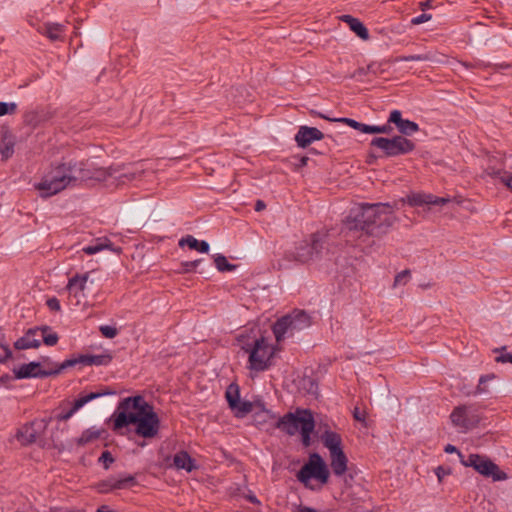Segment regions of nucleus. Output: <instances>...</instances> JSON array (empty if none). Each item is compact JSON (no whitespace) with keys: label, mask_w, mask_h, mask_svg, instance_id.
<instances>
[{"label":"nucleus","mask_w":512,"mask_h":512,"mask_svg":"<svg viewBox=\"0 0 512 512\" xmlns=\"http://www.w3.org/2000/svg\"><path fill=\"white\" fill-rule=\"evenodd\" d=\"M486 173L493 178H498L512 192V174L491 167L487 168Z\"/></svg>","instance_id":"28"},{"label":"nucleus","mask_w":512,"mask_h":512,"mask_svg":"<svg viewBox=\"0 0 512 512\" xmlns=\"http://www.w3.org/2000/svg\"><path fill=\"white\" fill-rule=\"evenodd\" d=\"M106 177V171L101 168H93L88 163L73 160L51 164L44 172L34 188L43 198L51 197L68 187L75 186L80 181L102 180Z\"/></svg>","instance_id":"1"},{"label":"nucleus","mask_w":512,"mask_h":512,"mask_svg":"<svg viewBox=\"0 0 512 512\" xmlns=\"http://www.w3.org/2000/svg\"><path fill=\"white\" fill-rule=\"evenodd\" d=\"M241 348L248 354L247 368L249 370L262 372L272 366L275 347L264 336L247 340Z\"/></svg>","instance_id":"5"},{"label":"nucleus","mask_w":512,"mask_h":512,"mask_svg":"<svg viewBox=\"0 0 512 512\" xmlns=\"http://www.w3.org/2000/svg\"><path fill=\"white\" fill-rule=\"evenodd\" d=\"M321 441L323 445L329 450V453L342 450V438L340 434L325 430L321 435Z\"/></svg>","instance_id":"20"},{"label":"nucleus","mask_w":512,"mask_h":512,"mask_svg":"<svg viewBox=\"0 0 512 512\" xmlns=\"http://www.w3.org/2000/svg\"><path fill=\"white\" fill-rule=\"evenodd\" d=\"M307 162H308V157L303 156V157L300 158L299 166H301V167L305 166V165H307Z\"/></svg>","instance_id":"57"},{"label":"nucleus","mask_w":512,"mask_h":512,"mask_svg":"<svg viewBox=\"0 0 512 512\" xmlns=\"http://www.w3.org/2000/svg\"><path fill=\"white\" fill-rule=\"evenodd\" d=\"M266 207L265 203L262 200H258L255 205L256 211H261Z\"/></svg>","instance_id":"56"},{"label":"nucleus","mask_w":512,"mask_h":512,"mask_svg":"<svg viewBox=\"0 0 512 512\" xmlns=\"http://www.w3.org/2000/svg\"><path fill=\"white\" fill-rule=\"evenodd\" d=\"M112 361V356L109 353H104L100 355H79L77 357H73L70 359H67L61 363V368L63 370L74 367L77 364H82L85 366H101V365H108Z\"/></svg>","instance_id":"15"},{"label":"nucleus","mask_w":512,"mask_h":512,"mask_svg":"<svg viewBox=\"0 0 512 512\" xmlns=\"http://www.w3.org/2000/svg\"><path fill=\"white\" fill-rule=\"evenodd\" d=\"M113 430L118 431L130 424L143 438L155 437L160 429V419L152 405L140 395L123 399L112 415Z\"/></svg>","instance_id":"2"},{"label":"nucleus","mask_w":512,"mask_h":512,"mask_svg":"<svg viewBox=\"0 0 512 512\" xmlns=\"http://www.w3.org/2000/svg\"><path fill=\"white\" fill-rule=\"evenodd\" d=\"M419 6H420V9L422 11L426 10V9H429L432 7L431 5V0H426L425 2H420L419 3Z\"/></svg>","instance_id":"55"},{"label":"nucleus","mask_w":512,"mask_h":512,"mask_svg":"<svg viewBox=\"0 0 512 512\" xmlns=\"http://www.w3.org/2000/svg\"><path fill=\"white\" fill-rule=\"evenodd\" d=\"M312 478L318 480L321 484H326L329 478L328 468L322 457L317 453L312 454L308 462L297 473V479L305 486H308Z\"/></svg>","instance_id":"10"},{"label":"nucleus","mask_w":512,"mask_h":512,"mask_svg":"<svg viewBox=\"0 0 512 512\" xmlns=\"http://www.w3.org/2000/svg\"><path fill=\"white\" fill-rule=\"evenodd\" d=\"M459 457L463 466L472 467L485 477H491L494 481L507 479V474L502 472L499 467L486 456L469 454L467 457H464L462 453H459Z\"/></svg>","instance_id":"8"},{"label":"nucleus","mask_w":512,"mask_h":512,"mask_svg":"<svg viewBox=\"0 0 512 512\" xmlns=\"http://www.w3.org/2000/svg\"><path fill=\"white\" fill-rule=\"evenodd\" d=\"M450 419L452 424L463 433L476 427L480 421L472 405H460L455 407L450 415Z\"/></svg>","instance_id":"12"},{"label":"nucleus","mask_w":512,"mask_h":512,"mask_svg":"<svg viewBox=\"0 0 512 512\" xmlns=\"http://www.w3.org/2000/svg\"><path fill=\"white\" fill-rule=\"evenodd\" d=\"M405 119L402 118V113L399 110H392L390 112L388 123H393L396 125L397 129L402 125Z\"/></svg>","instance_id":"38"},{"label":"nucleus","mask_w":512,"mask_h":512,"mask_svg":"<svg viewBox=\"0 0 512 512\" xmlns=\"http://www.w3.org/2000/svg\"><path fill=\"white\" fill-rule=\"evenodd\" d=\"M311 325V317L303 310L293 312L278 319L273 325V333L278 343L285 338L293 337L295 333L302 331Z\"/></svg>","instance_id":"6"},{"label":"nucleus","mask_w":512,"mask_h":512,"mask_svg":"<svg viewBox=\"0 0 512 512\" xmlns=\"http://www.w3.org/2000/svg\"><path fill=\"white\" fill-rule=\"evenodd\" d=\"M300 512H316V511H314L313 509H310V508H305V509L301 510Z\"/></svg>","instance_id":"60"},{"label":"nucleus","mask_w":512,"mask_h":512,"mask_svg":"<svg viewBox=\"0 0 512 512\" xmlns=\"http://www.w3.org/2000/svg\"><path fill=\"white\" fill-rule=\"evenodd\" d=\"M506 349V346H502L501 348H497L494 350V352H500Z\"/></svg>","instance_id":"61"},{"label":"nucleus","mask_w":512,"mask_h":512,"mask_svg":"<svg viewBox=\"0 0 512 512\" xmlns=\"http://www.w3.org/2000/svg\"><path fill=\"white\" fill-rule=\"evenodd\" d=\"M365 129L367 134H380V126L367 125Z\"/></svg>","instance_id":"51"},{"label":"nucleus","mask_w":512,"mask_h":512,"mask_svg":"<svg viewBox=\"0 0 512 512\" xmlns=\"http://www.w3.org/2000/svg\"><path fill=\"white\" fill-rule=\"evenodd\" d=\"M101 436V431L95 427H91L83 431L80 437L75 439L78 446H85L98 440Z\"/></svg>","instance_id":"26"},{"label":"nucleus","mask_w":512,"mask_h":512,"mask_svg":"<svg viewBox=\"0 0 512 512\" xmlns=\"http://www.w3.org/2000/svg\"><path fill=\"white\" fill-rule=\"evenodd\" d=\"M324 134L315 127L300 126L295 135V141L301 148L309 146L312 142L322 140Z\"/></svg>","instance_id":"17"},{"label":"nucleus","mask_w":512,"mask_h":512,"mask_svg":"<svg viewBox=\"0 0 512 512\" xmlns=\"http://www.w3.org/2000/svg\"><path fill=\"white\" fill-rule=\"evenodd\" d=\"M143 171V169H139L136 167L127 168L122 174L117 176V178H119L123 183H125L126 181H133L135 179L140 178Z\"/></svg>","instance_id":"34"},{"label":"nucleus","mask_w":512,"mask_h":512,"mask_svg":"<svg viewBox=\"0 0 512 512\" xmlns=\"http://www.w3.org/2000/svg\"><path fill=\"white\" fill-rule=\"evenodd\" d=\"M15 141L12 135L5 133L0 141V154L4 160L9 159L14 153Z\"/></svg>","instance_id":"27"},{"label":"nucleus","mask_w":512,"mask_h":512,"mask_svg":"<svg viewBox=\"0 0 512 512\" xmlns=\"http://www.w3.org/2000/svg\"><path fill=\"white\" fill-rule=\"evenodd\" d=\"M432 194L429 193H411L402 199V202L408 203L412 207L430 205Z\"/></svg>","instance_id":"25"},{"label":"nucleus","mask_w":512,"mask_h":512,"mask_svg":"<svg viewBox=\"0 0 512 512\" xmlns=\"http://www.w3.org/2000/svg\"><path fill=\"white\" fill-rule=\"evenodd\" d=\"M495 360L498 363H506V362L512 363V354H501L500 356L496 357Z\"/></svg>","instance_id":"50"},{"label":"nucleus","mask_w":512,"mask_h":512,"mask_svg":"<svg viewBox=\"0 0 512 512\" xmlns=\"http://www.w3.org/2000/svg\"><path fill=\"white\" fill-rule=\"evenodd\" d=\"M232 410L236 417L241 418L253 410V404L249 401L239 400V404Z\"/></svg>","instance_id":"35"},{"label":"nucleus","mask_w":512,"mask_h":512,"mask_svg":"<svg viewBox=\"0 0 512 512\" xmlns=\"http://www.w3.org/2000/svg\"><path fill=\"white\" fill-rule=\"evenodd\" d=\"M330 466L336 476H342L347 470L348 459L342 450L330 453Z\"/></svg>","instance_id":"19"},{"label":"nucleus","mask_w":512,"mask_h":512,"mask_svg":"<svg viewBox=\"0 0 512 512\" xmlns=\"http://www.w3.org/2000/svg\"><path fill=\"white\" fill-rule=\"evenodd\" d=\"M320 117L324 118V119H328L330 121H335V122H342V123H345L347 125H349L350 127L362 132V133H366V127H367V124H364V123H360V122H357L356 120L354 119H350V118H335V119H330L322 114H320Z\"/></svg>","instance_id":"31"},{"label":"nucleus","mask_w":512,"mask_h":512,"mask_svg":"<svg viewBox=\"0 0 512 512\" xmlns=\"http://www.w3.org/2000/svg\"><path fill=\"white\" fill-rule=\"evenodd\" d=\"M104 249H109L117 253L121 251L120 248H113L111 241L107 238H98L94 244L85 246L82 250L88 255H93Z\"/></svg>","instance_id":"23"},{"label":"nucleus","mask_w":512,"mask_h":512,"mask_svg":"<svg viewBox=\"0 0 512 512\" xmlns=\"http://www.w3.org/2000/svg\"><path fill=\"white\" fill-rule=\"evenodd\" d=\"M410 279V271L409 270H403L399 274L396 275L394 280V286L397 285H405Z\"/></svg>","instance_id":"43"},{"label":"nucleus","mask_w":512,"mask_h":512,"mask_svg":"<svg viewBox=\"0 0 512 512\" xmlns=\"http://www.w3.org/2000/svg\"><path fill=\"white\" fill-rule=\"evenodd\" d=\"M419 130V126L417 123L410 121L408 119H405V121L402 123V125L399 127L398 131L402 135L411 136L412 134L416 133Z\"/></svg>","instance_id":"36"},{"label":"nucleus","mask_w":512,"mask_h":512,"mask_svg":"<svg viewBox=\"0 0 512 512\" xmlns=\"http://www.w3.org/2000/svg\"><path fill=\"white\" fill-rule=\"evenodd\" d=\"M16 110H17L16 103L0 102V116H4L6 114H14L16 112Z\"/></svg>","instance_id":"39"},{"label":"nucleus","mask_w":512,"mask_h":512,"mask_svg":"<svg viewBox=\"0 0 512 512\" xmlns=\"http://www.w3.org/2000/svg\"><path fill=\"white\" fill-rule=\"evenodd\" d=\"M110 394H113L112 391H108V390H103V391H98V392H90L88 394H84V395H80L73 403V406L72 408L65 412V413H61L57 416V419L59 421H66L68 420L70 417L73 416V414L78 411L80 408H82L85 404H87L88 402L94 400V399H97L99 397H102L104 395H110Z\"/></svg>","instance_id":"16"},{"label":"nucleus","mask_w":512,"mask_h":512,"mask_svg":"<svg viewBox=\"0 0 512 512\" xmlns=\"http://www.w3.org/2000/svg\"><path fill=\"white\" fill-rule=\"evenodd\" d=\"M99 330L104 337L109 339L116 337L118 334L117 328L110 325H102Z\"/></svg>","instance_id":"41"},{"label":"nucleus","mask_w":512,"mask_h":512,"mask_svg":"<svg viewBox=\"0 0 512 512\" xmlns=\"http://www.w3.org/2000/svg\"><path fill=\"white\" fill-rule=\"evenodd\" d=\"M275 427L290 436L300 431L302 443L305 447H308L311 444V434L315 428V421L310 410L297 409L295 413L289 412L280 417L276 421Z\"/></svg>","instance_id":"4"},{"label":"nucleus","mask_w":512,"mask_h":512,"mask_svg":"<svg viewBox=\"0 0 512 512\" xmlns=\"http://www.w3.org/2000/svg\"><path fill=\"white\" fill-rule=\"evenodd\" d=\"M340 19L347 23L349 28L362 40L369 39L368 29L364 26V24L358 20L357 18L351 15H342Z\"/></svg>","instance_id":"21"},{"label":"nucleus","mask_w":512,"mask_h":512,"mask_svg":"<svg viewBox=\"0 0 512 512\" xmlns=\"http://www.w3.org/2000/svg\"><path fill=\"white\" fill-rule=\"evenodd\" d=\"M395 209L396 204H362L350 212L345 221L346 228L371 236L384 234L396 221Z\"/></svg>","instance_id":"3"},{"label":"nucleus","mask_w":512,"mask_h":512,"mask_svg":"<svg viewBox=\"0 0 512 512\" xmlns=\"http://www.w3.org/2000/svg\"><path fill=\"white\" fill-rule=\"evenodd\" d=\"M55 368L48 370H42L40 362H30L22 364L20 367L13 369L15 379H26V378H45L49 376H56L63 371L61 364L54 365Z\"/></svg>","instance_id":"13"},{"label":"nucleus","mask_w":512,"mask_h":512,"mask_svg":"<svg viewBox=\"0 0 512 512\" xmlns=\"http://www.w3.org/2000/svg\"><path fill=\"white\" fill-rule=\"evenodd\" d=\"M444 451L446 453H457L458 455H459V453H461L460 451H458V449L454 445H451V444L446 445V447L444 448Z\"/></svg>","instance_id":"54"},{"label":"nucleus","mask_w":512,"mask_h":512,"mask_svg":"<svg viewBox=\"0 0 512 512\" xmlns=\"http://www.w3.org/2000/svg\"><path fill=\"white\" fill-rule=\"evenodd\" d=\"M47 306L52 311H59L61 309L60 302L57 298L53 297L47 300Z\"/></svg>","instance_id":"49"},{"label":"nucleus","mask_w":512,"mask_h":512,"mask_svg":"<svg viewBox=\"0 0 512 512\" xmlns=\"http://www.w3.org/2000/svg\"><path fill=\"white\" fill-rule=\"evenodd\" d=\"M353 417L355 420L364 423L366 419V411L356 407L353 411Z\"/></svg>","instance_id":"48"},{"label":"nucleus","mask_w":512,"mask_h":512,"mask_svg":"<svg viewBox=\"0 0 512 512\" xmlns=\"http://www.w3.org/2000/svg\"><path fill=\"white\" fill-rule=\"evenodd\" d=\"M12 351L8 345L0 344V363H5L11 359Z\"/></svg>","instance_id":"42"},{"label":"nucleus","mask_w":512,"mask_h":512,"mask_svg":"<svg viewBox=\"0 0 512 512\" xmlns=\"http://www.w3.org/2000/svg\"><path fill=\"white\" fill-rule=\"evenodd\" d=\"M9 379H10V376H9V375H3V376H1V378H0V382L5 383V382H6L7 380H9Z\"/></svg>","instance_id":"58"},{"label":"nucleus","mask_w":512,"mask_h":512,"mask_svg":"<svg viewBox=\"0 0 512 512\" xmlns=\"http://www.w3.org/2000/svg\"><path fill=\"white\" fill-rule=\"evenodd\" d=\"M89 272L76 274L71 277L67 283L66 289L74 297L84 296V290L89 279Z\"/></svg>","instance_id":"18"},{"label":"nucleus","mask_w":512,"mask_h":512,"mask_svg":"<svg viewBox=\"0 0 512 512\" xmlns=\"http://www.w3.org/2000/svg\"><path fill=\"white\" fill-rule=\"evenodd\" d=\"M449 202H450V198H448V197H438V196L432 195L430 205H445Z\"/></svg>","instance_id":"47"},{"label":"nucleus","mask_w":512,"mask_h":512,"mask_svg":"<svg viewBox=\"0 0 512 512\" xmlns=\"http://www.w3.org/2000/svg\"><path fill=\"white\" fill-rule=\"evenodd\" d=\"M43 34H45L50 40L57 41L62 39L63 26L57 23H48L44 25Z\"/></svg>","instance_id":"29"},{"label":"nucleus","mask_w":512,"mask_h":512,"mask_svg":"<svg viewBox=\"0 0 512 512\" xmlns=\"http://www.w3.org/2000/svg\"><path fill=\"white\" fill-rule=\"evenodd\" d=\"M59 337L49 326L29 328L22 337L14 342L16 350L35 349L41 345V341L47 346L57 344Z\"/></svg>","instance_id":"7"},{"label":"nucleus","mask_w":512,"mask_h":512,"mask_svg":"<svg viewBox=\"0 0 512 512\" xmlns=\"http://www.w3.org/2000/svg\"><path fill=\"white\" fill-rule=\"evenodd\" d=\"M427 60H430V57L426 54L399 56L395 59V61H397V62L427 61Z\"/></svg>","instance_id":"37"},{"label":"nucleus","mask_w":512,"mask_h":512,"mask_svg":"<svg viewBox=\"0 0 512 512\" xmlns=\"http://www.w3.org/2000/svg\"><path fill=\"white\" fill-rule=\"evenodd\" d=\"M389 124L390 123L380 126V134H389L392 131V127Z\"/></svg>","instance_id":"53"},{"label":"nucleus","mask_w":512,"mask_h":512,"mask_svg":"<svg viewBox=\"0 0 512 512\" xmlns=\"http://www.w3.org/2000/svg\"><path fill=\"white\" fill-rule=\"evenodd\" d=\"M201 262V259H197V260H194V261H186V262H182L181 263V269H180V272L181 273H189V272H193L196 270V268L198 267V265L200 264Z\"/></svg>","instance_id":"40"},{"label":"nucleus","mask_w":512,"mask_h":512,"mask_svg":"<svg viewBox=\"0 0 512 512\" xmlns=\"http://www.w3.org/2000/svg\"><path fill=\"white\" fill-rule=\"evenodd\" d=\"M48 421L46 419H36L23 425L16 434L17 440L22 445H30L38 439L40 434L46 429Z\"/></svg>","instance_id":"14"},{"label":"nucleus","mask_w":512,"mask_h":512,"mask_svg":"<svg viewBox=\"0 0 512 512\" xmlns=\"http://www.w3.org/2000/svg\"><path fill=\"white\" fill-rule=\"evenodd\" d=\"M108 483L110 489H123L129 485H133L135 483V478L134 476L129 475L120 479H110Z\"/></svg>","instance_id":"33"},{"label":"nucleus","mask_w":512,"mask_h":512,"mask_svg":"<svg viewBox=\"0 0 512 512\" xmlns=\"http://www.w3.org/2000/svg\"><path fill=\"white\" fill-rule=\"evenodd\" d=\"M178 245L180 247L188 246L190 249L197 250L201 253H207L209 251V243L207 241H199L192 235L182 237Z\"/></svg>","instance_id":"22"},{"label":"nucleus","mask_w":512,"mask_h":512,"mask_svg":"<svg viewBox=\"0 0 512 512\" xmlns=\"http://www.w3.org/2000/svg\"><path fill=\"white\" fill-rule=\"evenodd\" d=\"M99 461L103 463L105 469H108L110 465L114 462V458L112 454L106 450L101 454Z\"/></svg>","instance_id":"44"},{"label":"nucleus","mask_w":512,"mask_h":512,"mask_svg":"<svg viewBox=\"0 0 512 512\" xmlns=\"http://www.w3.org/2000/svg\"><path fill=\"white\" fill-rule=\"evenodd\" d=\"M173 463L177 469H183L187 472H191L196 468L194 460L186 451H180L179 453L175 454Z\"/></svg>","instance_id":"24"},{"label":"nucleus","mask_w":512,"mask_h":512,"mask_svg":"<svg viewBox=\"0 0 512 512\" xmlns=\"http://www.w3.org/2000/svg\"><path fill=\"white\" fill-rule=\"evenodd\" d=\"M326 236L320 233H314L309 240H303L295 247V251L290 253L292 259L307 263L318 258L324 248Z\"/></svg>","instance_id":"9"},{"label":"nucleus","mask_w":512,"mask_h":512,"mask_svg":"<svg viewBox=\"0 0 512 512\" xmlns=\"http://www.w3.org/2000/svg\"><path fill=\"white\" fill-rule=\"evenodd\" d=\"M431 18H432L431 14L423 13L417 17L412 18L411 23L413 25H419V24H422L424 22L431 20Z\"/></svg>","instance_id":"45"},{"label":"nucleus","mask_w":512,"mask_h":512,"mask_svg":"<svg viewBox=\"0 0 512 512\" xmlns=\"http://www.w3.org/2000/svg\"><path fill=\"white\" fill-rule=\"evenodd\" d=\"M261 416H262L263 418H264V417H268V416H270V413H269V411H268V410H265Z\"/></svg>","instance_id":"59"},{"label":"nucleus","mask_w":512,"mask_h":512,"mask_svg":"<svg viewBox=\"0 0 512 512\" xmlns=\"http://www.w3.org/2000/svg\"><path fill=\"white\" fill-rule=\"evenodd\" d=\"M226 400L231 409H235V407L239 404L240 400V392L239 387L236 384H230L225 392Z\"/></svg>","instance_id":"30"},{"label":"nucleus","mask_w":512,"mask_h":512,"mask_svg":"<svg viewBox=\"0 0 512 512\" xmlns=\"http://www.w3.org/2000/svg\"><path fill=\"white\" fill-rule=\"evenodd\" d=\"M214 263L218 271L226 272L236 269V265L228 262L227 258L222 254H217L214 258Z\"/></svg>","instance_id":"32"},{"label":"nucleus","mask_w":512,"mask_h":512,"mask_svg":"<svg viewBox=\"0 0 512 512\" xmlns=\"http://www.w3.org/2000/svg\"><path fill=\"white\" fill-rule=\"evenodd\" d=\"M435 473H436V475H437V477H438L439 481H441V480H442V478H443L445 475L449 474V471H447V470H445L443 467L439 466V467H437V468H436Z\"/></svg>","instance_id":"52"},{"label":"nucleus","mask_w":512,"mask_h":512,"mask_svg":"<svg viewBox=\"0 0 512 512\" xmlns=\"http://www.w3.org/2000/svg\"><path fill=\"white\" fill-rule=\"evenodd\" d=\"M371 145L381 149L388 157L407 154L415 149L414 142L400 135L393 138L376 137Z\"/></svg>","instance_id":"11"},{"label":"nucleus","mask_w":512,"mask_h":512,"mask_svg":"<svg viewBox=\"0 0 512 512\" xmlns=\"http://www.w3.org/2000/svg\"><path fill=\"white\" fill-rule=\"evenodd\" d=\"M494 378H495L494 374L482 375L479 379V386L477 387V392H479V393L485 392V389L482 388L481 385L486 383L487 381L493 380Z\"/></svg>","instance_id":"46"}]
</instances>
